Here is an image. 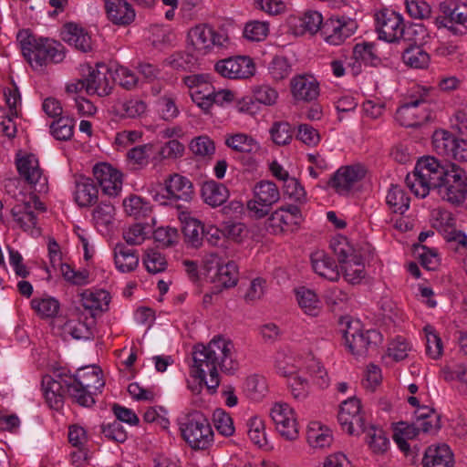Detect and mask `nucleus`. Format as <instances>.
<instances>
[{
	"instance_id": "39448f33",
	"label": "nucleus",
	"mask_w": 467,
	"mask_h": 467,
	"mask_svg": "<svg viewBox=\"0 0 467 467\" xmlns=\"http://www.w3.org/2000/svg\"><path fill=\"white\" fill-rule=\"evenodd\" d=\"M16 166L19 175L26 182L35 186V192L30 193L29 199L25 197L17 199V204H44L45 200L41 194L47 192V180L43 177L36 156L33 153L22 155L18 152L16 157Z\"/></svg>"
},
{
	"instance_id": "8fccbe9b",
	"label": "nucleus",
	"mask_w": 467,
	"mask_h": 467,
	"mask_svg": "<svg viewBox=\"0 0 467 467\" xmlns=\"http://www.w3.org/2000/svg\"><path fill=\"white\" fill-rule=\"evenodd\" d=\"M51 134L57 140H68L74 134L72 119L60 117L50 124Z\"/></svg>"
},
{
	"instance_id": "37998d69",
	"label": "nucleus",
	"mask_w": 467,
	"mask_h": 467,
	"mask_svg": "<svg viewBox=\"0 0 467 467\" xmlns=\"http://www.w3.org/2000/svg\"><path fill=\"white\" fill-rule=\"evenodd\" d=\"M225 144L238 152L250 153L258 150V143L254 138L245 133L229 135L225 139Z\"/></svg>"
},
{
	"instance_id": "7c9ffc66",
	"label": "nucleus",
	"mask_w": 467,
	"mask_h": 467,
	"mask_svg": "<svg viewBox=\"0 0 467 467\" xmlns=\"http://www.w3.org/2000/svg\"><path fill=\"white\" fill-rule=\"evenodd\" d=\"M415 422L420 432L434 433L441 428L439 413L427 406L416 410Z\"/></svg>"
},
{
	"instance_id": "f3484780",
	"label": "nucleus",
	"mask_w": 467,
	"mask_h": 467,
	"mask_svg": "<svg viewBox=\"0 0 467 467\" xmlns=\"http://www.w3.org/2000/svg\"><path fill=\"white\" fill-rule=\"evenodd\" d=\"M431 224L432 227L439 231L447 233L446 238L448 241L456 242L463 247L467 246V235L454 229L455 219L451 213L444 208L438 206L431 212Z\"/></svg>"
},
{
	"instance_id": "a19ab883",
	"label": "nucleus",
	"mask_w": 467,
	"mask_h": 467,
	"mask_svg": "<svg viewBox=\"0 0 467 467\" xmlns=\"http://www.w3.org/2000/svg\"><path fill=\"white\" fill-rule=\"evenodd\" d=\"M404 63L410 67L424 68L430 63V56L419 45H410L402 53Z\"/></svg>"
},
{
	"instance_id": "e433bc0d",
	"label": "nucleus",
	"mask_w": 467,
	"mask_h": 467,
	"mask_svg": "<svg viewBox=\"0 0 467 467\" xmlns=\"http://www.w3.org/2000/svg\"><path fill=\"white\" fill-rule=\"evenodd\" d=\"M296 300L300 308L305 314L316 317L320 311V301L317 294L304 286L295 290Z\"/></svg>"
},
{
	"instance_id": "393cba45",
	"label": "nucleus",
	"mask_w": 467,
	"mask_h": 467,
	"mask_svg": "<svg viewBox=\"0 0 467 467\" xmlns=\"http://www.w3.org/2000/svg\"><path fill=\"white\" fill-rule=\"evenodd\" d=\"M108 18L116 25H129L135 18V11L126 0H105Z\"/></svg>"
},
{
	"instance_id": "0e129e2a",
	"label": "nucleus",
	"mask_w": 467,
	"mask_h": 467,
	"mask_svg": "<svg viewBox=\"0 0 467 467\" xmlns=\"http://www.w3.org/2000/svg\"><path fill=\"white\" fill-rule=\"evenodd\" d=\"M101 432L105 438L116 442L122 443L128 438L125 429L118 420H113L112 422L102 424Z\"/></svg>"
},
{
	"instance_id": "f704fd0d",
	"label": "nucleus",
	"mask_w": 467,
	"mask_h": 467,
	"mask_svg": "<svg viewBox=\"0 0 467 467\" xmlns=\"http://www.w3.org/2000/svg\"><path fill=\"white\" fill-rule=\"evenodd\" d=\"M201 192L205 204H224L229 198L228 189L214 181L204 182Z\"/></svg>"
},
{
	"instance_id": "72a5a7b5",
	"label": "nucleus",
	"mask_w": 467,
	"mask_h": 467,
	"mask_svg": "<svg viewBox=\"0 0 467 467\" xmlns=\"http://www.w3.org/2000/svg\"><path fill=\"white\" fill-rule=\"evenodd\" d=\"M276 369L278 373L284 377H288V386L291 389L293 397L301 400L307 395V381L305 379L296 375L294 368H286L282 363L277 362Z\"/></svg>"
},
{
	"instance_id": "423d86ee",
	"label": "nucleus",
	"mask_w": 467,
	"mask_h": 467,
	"mask_svg": "<svg viewBox=\"0 0 467 467\" xmlns=\"http://www.w3.org/2000/svg\"><path fill=\"white\" fill-rule=\"evenodd\" d=\"M180 429L184 441L193 450H206L213 443V431L201 411L189 413Z\"/></svg>"
},
{
	"instance_id": "6ab92c4d",
	"label": "nucleus",
	"mask_w": 467,
	"mask_h": 467,
	"mask_svg": "<svg viewBox=\"0 0 467 467\" xmlns=\"http://www.w3.org/2000/svg\"><path fill=\"white\" fill-rule=\"evenodd\" d=\"M69 376L62 377L57 375L55 379L49 375L43 377L42 389L45 399L52 409L58 410L64 403V397L67 394V384H69Z\"/></svg>"
},
{
	"instance_id": "052dcab7",
	"label": "nucleus",
	"mask_w": 467,
	"mask_h": 467,
	"mask_svg": "<svg viewBox=\"0 0 467 467\" xmlns=\"http://www.w3.org/2000/svg\"><path fill=\"white\" fill-rule=\"evenodd\" d=\"M270 134L273 141L277 145H285L293 138V130L288 122H275L270 129Z\"/></svg>"
},
{
	"instance_id": "7ed1b4c3",
	"label": "nucleus",
	"mask_w": 467,
	"mask_h": 467,
	"mask_svg": "<svg viewBox=\"0 0 467 467\" xmlns=\"http://www.w3.org/2000/svg\"><path fill=\"white\" fill-rule=\"evenodd\" d=\"M17 40L22 54L34 69L41 68L49 63H60L65 58L63 45L49 38L36 37L28 30L19 31Z\"/></svg>"
},
{
	"instance_id": "864d4df0",
	"label": "nucleus",
	"mask_w": 467,
	"mask_h": 467,
	"mask_svg": "<svg viewBox=\"0 0 467 467\" xmlns=\"http://www.w3.org/2000/svg\"><path fill=\"white\" fill-rule=\"evenodd\" d=\"M322 15L317 11L308 10L299 18V26L302 33L308 32L311 35L320 31L324 24Z\"/></svg>"
},
{
	"instance_id": "2f4dec72",
	"label": "nucleus",
	"mask_w": 467,
	"mask_h": 467,
	"mask_svg": "<svg viewBox=\"0 0 467 467\" xmlns=\"http://www.w3.org/2000/svg\"><path fill=\"white\" fill-rule=\"evenodd\" d=\"M213 262L216 264V281L223 287H233L238 281V267L234 261L222 262L216 254H212Z\"/></svg>"
},
{
	"instance_id": "a878e982",
	"label": "nucleus",
	"mask_w": 467,
	"mask_h": 467,
	"mask_svg": "<svg viewBox=\"0 0 467 467\" xmlns=\"http://www.w3.org/2000/svg\"><path fill=\"white\" fill-rule=\"evenodd\" d=\"M423 467H453V454L447 444L429 446L422 459Z\"/></svg>"
},
{
	"instance_id": "bf43d9fd",
	"label": "nucleus",
	"mask_w": 467,
	"mask_h": 467,
	"mask_svg": "<svg viewBox=\"0 0 467 467\" xmlns=\"http://www.w3.org/2000/svg\"><path fill=\"white\" fill-rule=\"evenodd\" d=\"M154 240L163 247L176 245L180 240V234L174 227H159L153 232Z\"/></svg>"
},
{
	"instance_id": "5701e85b",
	"label": "nucleus",
	"mask_w": 467,
	"mask_h": 467,
	"mask_svg": "<svg viewBox=\"0 0 467 467\" xmlns=\"http://www.w3.org/2000/svg\"><path fill=\"white\" fill-rule=\"evenodd\" d=\"M101 374L102 371L98 367L90 366L78 368L76 374L69 377L78 383V387L97 395L105 385Z\"/></svg>"
},
{
	"instance_id": "de8ad7c7",
	"label": "nucleus",
	"mask_w": 467,
	"mask_h": 467,
	"mask_svg": "<svg viewBox=\"0 0 467 467\" xmlns=\"http://www.w3.org/2000/svg\"><path fill=\"white\" fill-rule=\"evenodd\" d=\"M428 36V30L421 22L409 23L403 26L401 39L420 46Z\"/></svg>"
},
{
	"instance_id": "ea45409f",
	"label": "nucleus",
	"mask_w": 467,
	"mask_h": 467,
	"mask_svg": "<svg viewBox=\"0 0 467 467\" xmlns=\"http://www.w3.org/2000/svg\"><path fill=\"white\" fill-rule=\"evenodd\" d=\"M353 58L356 63L364 64L366 66H376L380 62L379 57L376 54V46L373 43L356 44L353 48ZM360 65L357 68V72L360 70Z\"/></svg>"
},
{
	"instance_id": "2eb2a0df",
	"label": "nucleus",
	"mask_w": 467,
	"mask_h": 467,
	"mask_svg": "<svg viewBox=\"0 0 467 467\" xmlns=\"http://www.w3.org/2000/svg\"><path fill=\"white\" fill-rule=\"evenodd\" d=\"M356 23L345 16H331L325 20L321 28V35L326 42L330 45H340L353 35Z\"/></svg>"
},
{
	"instance_id": "c756f323",
	"label": "nucleus",
	"mask_w": 467,
	"mask_h": 467,
	"mask_svg": "<svg viewBox=\"0 0 467 467\" xmlns=\"http://www.w3.org/2000/svg\"><path fill=\"white\" fill-rule=\"evenodd\" d=\"M63 40L76 48L88 52L91 50V37L84 28L74 23L65 25L62 31Z\"/></svg>"
},
{
	"instance_id": "69168bd1",
	"label": "nucleus",
	"mask_w": 467,
	"mask_h": 467,
	"mask_svg": "<svg viewBox=\"0 0 467 467\" xmlns=\"http://www.w3.org/2000/svg\"><path fill=\"white\" fill-rule=\"evenodd\" d=\"M265 389V379L255 375L248 377L244 382V391L253 400L260 399L264 395Z\"/></svg>"
},
{
	"instance_id": "c9c22d12",
	"label": "nucleus",
	"mask_w": 467,
	"mask_h": 467,
	"mask_svg": "<svg viewBox=\"0 0 467 467\" xmlns=\"http://www.w3.org/2000/svg\"><path fill=\"white\" fill-rule=\"evenodd\" d=\"M254 203L275 204L280 199V193L275 182L260 181L254 187Z\"/></svg>"
},
{
	"instance_id": "b1692460",
	"label": "nucleus",
	"mask_w": 467,
	"mask_h": 467,
	"mask_svg": "<svg viewBox=\"0 0 467 467\" xmlns=\"http://www.w3.org/2000/svg\"><path fill=\"white\" fill-rule=\"evenodd\" d=\"M33 207L42 212L47 210L46 206H13L11 214L20 228L25 232H28L32 236H38L40 229L36 227L37 217Z\"/></svg>"
},
{
	"instance_id": "338daca9",
	"label": "nucleus",
	"mask_w": 467,
	"mask_h": 467,
	"mask_svg": "<svg viewBox=\"0 0 467 467\" xmlns=\"http://www.w3.org/2000/svg\"><path fill=\"white\" fill-rule=\"evenodd\" d=\"M406 9L411 17L420 20L429 17L431 13V5L425 0H407Z\"/></svg>"
},
{
	"instance_id": "4be33fe9",
	"label": "nucleus",
	"mask_w": 467,
	"mask_h": 467,
	"mask_svg": "<svg viewBox=\"0 0 467 467\" xmlns=\"http://www.w3.org/2000/svg\"><path fill=\"white\" fill-rule=\"evenodd\" d=\"M291 93L296 100L312 101L319 95V85L312 76H296L291 80Z\"/></svg>"
},
{
	"instance_id": "13d9d810",
	"label": "nucleus",
	"mask_w": 467,
	"mask_h": 467,
	"mask_svg": "<svg viewBox=\"0 0 467 467\" xmlns=\"http://www.w3.org/2000/svg\"><path fill=\"white\" fill-rule=\"evenodd\" d=\"M114 75L115 81L127 90H131L137 88L140 84V78L138 76L126 67H117L114 70Z\"/></svg>"
},
{
	"instance_id": "6e6d98bb",
	"label": "nucleus",
	"mask_w": 467,
	"mask_h": 467,
	"mask_svg": "<svg viewBox=\"0 0 467 467\" xmlns=\"http://www.w3.org/2000/svg\"><path fill=\"white\" fill-rule=\"evenodd\" d=\"M142 262L149 273L158 274L166 269L165 257L154 249H148L142 258Z\"/></svg>"
},
{
	"instance_id": "4c0bfd02",
	"label": "nucleus",
	"mask_w": 467,
	"mask_h": 467,
	"mask_svg": "<svg viewBox=\"0 0 467 467\" xmlns=\"http://www.w3.org/2000/svg\"><path fill=\"white\" fill-rule=\"evenodd\" d=\"M456 135L446 130H437L432 134L433 150L440 156L446 159L453 152L452 148L456 140Z\"/></svg>"
},
{
	"instance_id": "680f3d73",
	"label": "nucleus",
	"mask_w": 467,
	"mask_h": 467,
	"mask_svg": "<svg viewBox=\"0 0 467 467\" xmlns=\"http://www.w3.org/2000/svg\"><path fill=\"white\" fill-rule=\"evenodd\" d=\"M269 31V26L266 22L251 21L248 22L244 29V36L251 41H261L265 38Z\"/></svg>"
},
{
	"instance_id": "473e14b6",
	"label": "nucleus",
	"mask_w": 467,
	"mask_h": 467,
	"mask_svg": "<svg viewBox=\"0 0 467 467\" xmlns=\"http://www.w3.org/2000/svg\"><path fill=\"white\" fill-rule=\"evenodd\" d=\"M213 28L206 25L192 27L188 33V39L195 50L206 54L211 50Z\"/></svg>"
},
{
	"instance_id": "ddd939ff",
	"label": "nucleus",
	"mask_w": 467,
	"mask_h": 467,
	"mask_svg": "<svg viewBox=\"0 0 467 467\" xmlns=\"http://www.w3.org/2000/svg\"><path fill=\"white\" fill-rule=\"evenodd\" d=\"M404 25L403 16L393 10L384 9L376 14V30L379 38L386 42L393 43L400 40Z\"/></svg>"
},
{
	"instance_id": "4d7b16f0",
	"label": "nucleus",
	"mask_w": 467,
	"mask_h": 467,
	"mask_svg": "<svg viewBox=\"0 0 467 467\" xmlns=\"http://www.w3.org/2000/svg\"><path fill=\"white\" fill-rule=\"evenodd\" d=\"M248 436L250 440L259 447L266 444L264 420L259 417H253L247 422Z\"/></svg>"
},
{
	"instance_id": "6e6552de",
	"label": "nucleus",
	"mask_w": 467,
	"mask_h": 467,
	"mask_svg": "<svg viewBox=\"0 0 467 467\" xmlns=\"http://www.w3.org/2000/svg\"><path fill=\"white\" fill-rule=\"evenodd\" d=\"M429 106V89L422 88L418 98H410L397 109L395 118L401 126L416 127L431 118L427 113Z\"/></svg>"
},
{
	"instance_id": "4468645a",
	"label": "nucleus",
	"mask_w": 467,
	"mask_h": 467,
	"mask_svg": "<svg viewBox=\"0 0 467 467\" xmlns=\"http://www.w3.org/2000/svg\"><path fill=\"white\" fill-rule=\"evenodd\" d=\"M94 178L101 190V196L117 197L122 189V174L108 163H98L93 168Z\"/></svg>"
},
{
	"instance_id": "09e8293b",
	"label": "nucleus",
	"mask_w": 467,
	"mask_h": 467,
	"mask_svg": "<svg viewBox=\"0 0 467 467\" xmlns=\"http://www.w3.org/2000/svg\"><path fill=\"white\" fill-rule=\"evenodd\" d=\"M157 111L161 119L166 121L177 118L180 111L176 105L175 98L171 95H163L156 102Z\"/></svg>"
},
{
	"instance_id": "bb28decb",
	"label": "nucleus",
	"mask_w": 467,
	"mask_h": 467,
	"mask_svg": "<svg viewBox=\"0 0 467 467\" xmlns=\"http://www.w3.org/2000/svg\"><path fill=\"white\" fill-rule=\"evenodd\" d=\"M147 110V104L140 99L130 97L118 99L112 106V112L119 119H136Z\"/></svg>"
},
{
	"instance_id": "0eeeda50",
	"label": "nucleus",
	"mask_w": 467,
	"mask_h": 467,
	"mask_svg": "<svg viewBox=\"0 0 467 467\" xmlns=\"http://www.w3.org/2000/svg\"><path fill=\"white\" fill-rule=\"evenodd\" d=\"M366 169L360 164L341 166L327 182L340 196L354 197L363 191Z\"/></svg>"
},
{
	"instance_id": "a211bd4d",
	"label": "nucleus",
	"mask_w": 467,
	"mask_h": 467,
	"mask_svg": "<svg viewBox=\"0 0 467 467\" xmlns=\"http://www.w3.org/2000/svg\"><path fill=\"white\" fill-rule=\"evenodd\" d=\"M270 415L283 437L290 441L297 438L298 430L295 413L286 403L275 404Z\"/></svg>"
},
{
	"instance_id": "cd10ccee",
	"label": "nucleus",
	"mask_w": 467,
	"mask_h": 467,
	"mask_svg": "<svg viewBox=\"0 0 467 467\" xmlns=\"http://www.w3.org/2000/svg\"><path fill=\"white\" fill-rule=\"evenodd\" d=\"M137 250L128 247L125 244L119 243L114 247V262L117 269L121 273H130L135 270L139 265Z\"/></svg>"
},
{
	"instance_id": "774afa93",
	"label": "nucleus",
	"mask_w": 467,
	"mask_h": 467,
	"mask_svg": "<svg viewBox=\"0 0 467 467\" xmlns=\"http://www.w3.org/2000/svg\"><path fill=\"white\" fill-rule=\"evenodd\" d=\"M222 233L234 242H241L246 234V228L242 223L228 220L223 222Z\"/></svg>"
},
{
	"instance_id": "dca6fc26",
	"label": "nucleus",
	"mask_w": 467,
	"mask_h": 467,
	"mask_svg": "<svg viewBox=\"0 0 467 467\" xmlns=\"http://www.w3.org/2000/svg\"><path fill=\"white\" fill-rule=\"evenodd\" d=\"M215 70L228 78H249L255 73V65L251 57L238 56L218 61Z\"/></svg>"
},
{
	"instance_id": "c85d7f7f",
	"label": "nucleus",
	"mask_w": 467,
	"mask_h": 467,
	"mask_svg": "<svg viewBox=\"0 0 467 467\" xmlns=\"http://www.w3.org/2000/svg\"><path fill=\"white\" fill-rule=\"evenodd\" d=\"M178 218L182 223V230L186 242L192 247H199L202 244L203 235L202 227L200 225V222L184 211L178 213Z\"/></svg>"
},
{
	"instance_id": "5fc2aeb1",
	"label": "nucleus",
	"mask_w": 467,
	"mask_h": 467,
	"mask_svg": "<svg viewBox=\"0 0 467 467\" xmlns=\"http://www.w3.org/2000/svg\"><path fill=\"white\" fill-rule=\"evenodd\" d=\"M213 420L215 429L221 435L230 437L234 433L233 419L225 410H215L213 413Z\"/></svg>"
},
{
	"instance_id": "aec40b11",
	"label": "nucleus",
	"mask_w": 467,
	"mask_h": 467,
	"mask_svg": "<svg viewBox=\"0 0 467 467\" xmlns=\"http://www.w3.org/2000/svg\"><path fill=\"white\" fill-rule=\"evenodd\" d=\"M111 68L105 64H98L96 69H92L87 80V93L97 94L99 97L107 96L111 91Z\"/></svg>"
},
{
	"instance_id": "9b49d317",
	"label": "nucleus",
	"mask_w": 467,
	"mask_h": 467,
	"mask_svg": "<svg viewBox=\"0 0 467 467\" xmlns=\"http://www.w3.org/2000/svg\"><path fill=\"white\" fill-rule=\"evenodd\" d=\"M441 15L437 18L440 26L448 28L453 35H463L467 30V5L458 2L441 4Z\"/></svg>"
},
{
	"instance_id": "e2e57ef3",
	"label": "nucleus",
	"mask_w": 467,
	"mask_h": 467,
	"mask_svg": "<svg viewBox=\"0 0 467 467\" xmlns=\"http://www.w3.org/2000/svg\"><path fill=\"white\" fill-rule=\"evenodd\" d=\"M190 149L193 154L201 157H210L215 152V145L207 136H200L192 140Z\"/></svg>"
},
{
	"instance_id": "412c9836",
	"label": "nucleus",
	"mask_w": 467,
	"mask_h": 467,
	"mask_svg": "<svg viewBox=\"0 0 467 467\" xmlns=\"http://www.w3.org/2000/svg\"><path fill=\"white\" fill-rule=\"evenodd\" d=\"M314 272L324 279L336 282L339 279L340 270L335 260L325 251H316L310 255Z\"/></svg>"
},
{
	"instance_id": "c03bdc74",
	"label": "nucleus",
	"mask_w": 467,
	"mask_h": 467,
	"mask_svg": "<svg viewBox=\"0 0 467 467\" xmlns=\"http://www.w3.org/2000/svg\"><path fill=\"white\" fill-rule=\"evenodd\" d=\"M109 299V294L105 290H99L95 293L86 291L81 295L82 306L89 310L107 309Z\"/></svg>"
},
{
	"instance_id": "49530a36",
	"label": "nucleus",
	"mask_w": 467,
	"mask_h": 467,
	"mask_svg": "<svg viewBox=\"0 0 467 467\" xmlns=\"http://www.w3.org/2000/svg\"><path fill=\"white\" fill-rule=\"evenodd\" d=\"M32 308L43 318H51L57 316L60 304L54 297L34 298L31 301Z\"/></svg>"
},
{
	"instance_id": "a18cd8bd",
	"label": "nucleus",
	"mask_w": 467,
	"mask_h": 467,
	"mask_svg": "<svg viewBox=\"0 0 467 467\" xmlns=\"http://www.w3.org/2000/svg\"><path fill=\"white\" fill-rule=\"evenodd\" d=\"M69 384H67V394L79 406L89 408L95 404V399L92 392L78 387V383L69 377Z\"/></svg>"
},
{
	"instance_id": "f8f14e48",
	"label": "nucleus",
	"mask_w": 467,
	"mask_h": 467,
	"mask_svg": "<svg viewBox=\"0 0 467 467\" xmlns=\"http://www.w3.org/2000/svg\"><path fill=\"white\" fill-rule=\"evenodd\" d=\"M337 420L342 429L351 435H359L366 431L360 401L357 398H350L341 403Z\"/></svg>"
},
{
	"instance_id": "f03ea898",
	"label": "nucleus",
	"mask_w": 467,
	"mask_h": 467,
	"mask_svg": "<svg viewBox=\"0 0 467 467\" xmlns=\"http://www.w3.org/2000/svg\"><path fill=\"white\" fill-rule=\"evenodd\" d=\"M192 359L191 375L204 383L211 393L215 392L220 383L218 368L228 374L238 369L234 345L222 336L214 337L207 346H195Z\"/></svg>"
},
{
	"instance_id": "f257e3e1",
	"label": "nucleus",
	"mask_w": 467,
	"mask_h": 467,
	"mask_svg": "<svg viewBox=\"0 0 467 467\" xmlns=\"http://www.w3.org/2000/svg\"><path fill=\"white\" fill-rule=\"evenodd\" d=\"M410 192L419 198L430 195L433 200L461 204L467 195V175L454 163L442 164L432 156L418 160L412 174L406 178Z\"/></svg>"
},
{
	"instance_id": "3c124183",
	"label": "nucleus",
	"mask_w": 467,
	"mask_h": 467,
	"mask_svg": "<svg viewBox=\"0 0 467 467\" xmlns=\"http://www.w3.org/2000/svg\"><path fill=\"white\" fill-rule=\"evenodd\" d=\"M253 99L265 106H273L278 99L277 90L268 84H260L252 88Z\"/></svg>"
},
{
	"instance_id": "79ce46f5",
	"label": "nucleus",
	"mask_w": 467,
	"mask_h": 467,
	"mask_svg": "<svg viewBox=\"0 0 467 467\" xmlns=\"http://www.w3.org/2000/svg\"><path fill=\"white\" fill-rule=\"evenodd\" d=\"M155 222L154 218H150V223H137L133 224L128 231L123 233L124 240L130 245L140 244L151 232V227L155 224Z\"/></svg>"
},
{
	"instance_id": "9d476101",
	"label": "nucleus",
	"mask_w": 467,
	"mask_h": 467,
	"mask_svg": "<svg viewBox=\"0 0 467 467\" xmlns=\"http://www.w3.org/2000/svg\"><path fill=\"white\" fill-rule=\"evenodd\" d=\"M162 191L165 193L161 194L156 192L152 194L153 201L159 204H167L166 200L190 202L194 194L192 182L178 173L171 174L165 180V187Z\"/></svg>"
},
{
	"instance_id": "20e7f679",
	"label": "nucleus",
	"mask_w": 467,
	"mask_h": 467,
	"mask_svg": "<svg viewBox=\"0 0 467 467\" xmlns=\"http://www.w3.org/2000/svg\"><path fill=\"white\" fill-rule=\"evenodd\" d=\"M330 248L337 257L340 272L344 278L352 284L358 283L364 277L367 255L364 249L357 250L343 235H337L330 241Z\"/></svg>"
},
{
	"instance_id": "1a4fd4ad",
	"label": "nucleus",
	"mask_w": 467,
	"mask_h": 467,
	"mask_svg": "<svg viewBox=\"0 0 467 467\" xmlns=\"http://www.w3.org/2000/svg\"><path fill=\"white\" fill-rule=\"evenodd\" d=\"M344 338L348 348L356 357L367 356L369 351L376 350L383 340L381 333L376 329L353 330L351 327L345 331Z\"/></svg>"
},
{
	"instance_id": "603ef678",
	"label": "nucleus",
	"mask_w": 467,
	"mask_h": 467,
	"mask_svg": "<svg viewBox=\"0 0 467 467\" xmlns=\"http://www.w3.org/2000/svg\"><path fill=\"white\" fill-rule=\"evenodd\" d=\"M292 71V66L285 57L275 56L268 65V73L275 81L286 78Z\"/></svg>"
},
{
	"instance_id": "58836bf2",
	"label": "nucleus",
	"mask_w": 467,
	"mask_h": 467,
	"mask_svg": "<svg viewBox=\"0 0 467 467\" xmlns=\"http://www.w3.org/2000/svg\"><path fill=\"white\" fill-rule=\"evenodd\" d=\"M99 199V190L91 179L77 182L75 202L77 204H96Z\"/></svg>"
}]
</instances>
